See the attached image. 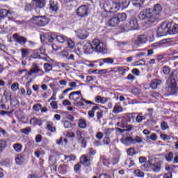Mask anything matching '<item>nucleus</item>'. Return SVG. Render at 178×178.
I'll return each instance as SVG.
<instances>
[{
    "label": "nucleus",
    "mask_w": 178,
    "mask_h": 178,
    "mask_svg": "<svg viewBox=\"0 0 178 178\" xmlns=\"http://www.w3.org/2000/svg\"><path fill=\"white\" fill-rule=\"evenodd\" d=\"M152 140L153 141H156L157 136L155 134H152L149 136L146 137V140Z\"/></svg>",
    "instance_id": "4d7b16f0"
},
{
    "label": "nucleus",
    "mask_w": 178,
    "mask_h": 178,
    "mask_svg": "<svg viewBox=\"0 0 178 178\" xmlns=\"http://www.w3.org/2000/svg\"><path fill=\"white\" fill-rule=\"evenodd\" d=\"M123 111V107L119 104H115L113 109V113L117 115L118 113H120Z\"/></svg>",
    "instance_id": "a878e982"
},
{
    "label": "nucleus",
    "mask_w": 178,
    "mask_h": 178,
    "mask_svg": "<svg viewBox=\"0 0 178 178\" xmlns=\"http://www.w3.org/2000/svg\"><path fill=\"white\" fill-rule=\"evenodd\" d=\"M108 23L111 27H117V26L119 25L120 22L118 19V17H113L112 18L108 19Z\"/></svg>",
    "instance_id": "6ab92c4d"
},
{
    "label": "nucleus",
    "mask_w": 178,
    "mask_h": 178,
    "mask_svg": "<svg viewBox=\"0 0 178 178\" xmlns=\"http://www.w3.org/2000/svg\"><path fill=\"white\" fill-rule=\"evenodd\" d=\"M92 160V158H91L90 156H82L81 157V162L83 165V166L88 168L91 165V161Z\"/></svg>",
    "instance_id": "9b49d317"
},
{
    "label": "nucleus",
    "mask_w": 178,
    "mask_h": 178,
    "mask_svg": "<svg viewBox=\"0 0 178 178\" xmlns=\"http://www.w3.org/2000/svg\"><path fill=\"white\" fill-rule=\"evenodd\" d=\"M59 9V4L54 0L49 1V10L52 12H58Z\"/></svg>",
    "instance_id": "dca6fc26"
},
{
    "label": "nucleus",
    "mask_w": 178,
    "mask_h": 178,
    "mask_svg": "<svg viewBox=\"0 0 178 178\" xmlns=\"http://www.w3.org/2000/svg\"><path fill=\"white\" fill-rule=\"evenodd\" d=\"M11 102L10 104L13 105V106H19V100L17 99H10Z\"/></svg>",
    "instance_id": "052dcab7"
},
{
    "label": "nucleus",
    "mask_w": 178,
    "mask_h": 178,
    "mask_svg": "<svg viewBox=\"0 0 178 178\" xmlns=\"http://www.w3.org/2000/svg\"><path fill=\"white\" fill-rule=\"evenodd\" d=\"M161 130H166L169 129V126L168 125V122H162L161 124Z\"/></svg>",
    "instance_id": "6e6d98bb"
},
{
    "label": "nucleus",
    "mask_w": 178,
    "mask_h": 178,
    "mask_svg": "<svg viewBox=\"0 0 178 178\" xmlns=\"http://www.w3.org/2000/svg\"><path fill=\"white\" fill-rule=\"evenodd\" d=\"M12 15H13V13H10L6 9H0V19H5L7 16L9 20H15Z\"/></svg>",
    "instance_id": "0eeeda50"
},
{
    "label": "nucleus",
    "mask_w": 178,
    "mask_h": 178,
    "mask_svg": "<svg viewBox=\"0 0 178 178\" xmlns=\"http://www.w3.org/2000/svg\"><path fill=\"white\" fill-rule=\"evenodd\" d=\"M134 6H141L145 2V0H132Z\"/></svg>",
    "instance_id": "4c0bfd02"
},
{
    "label": "nucleus",
    "mask_w": 178,
    "mask_h": 178,
    "mask_svg": "<svg viewBox=\"0 0 178 178\" xmlns=\"http://www.w3.org/2000/svg\"><path fill=\"white\" fill-rule=\"evenodd\" d=\"M160 137L162 140H163V141H168V140H170L171 138L170 136L164 134H161Z\"/></svg>",
    "instance_id": "603ef678"
},
{
    "label": "nucleus",
    "mask_w": 178,
    "mask_h": 178,
    "mask_svg": "<svg viewBox=\"0 0 178 178\" xmlns=\"http://www.w3.org/2000/svg\"><path fill=\"white\" fill-rule=\"evenodd\" d=\"M163 73L165 74H169L170 73V68L168 66H164L163 67Z\"/></svg>",
    "instance_id": "bf43d9fd"
},
{
    "label": "nucleus",
    "mask_w": 178,
    "mask_h": 178,
    "mask_svg": "<svg viewBox=\"0 0 178 178\" xmlns=\"http://www.w3.org/2000/svg\"><path fill=\"white\" fill-rule=\"evenodd\" d=\"M169 34L168 22H163L157 29V37H163Z\"/></svg>",
    "instance_id": "39448f33"
},
{
    "label": "nucleus",
    "mask_w": 178,
    "mask_h": 178,
    "mask_svg": "<svg viewBox=\"0 0 178 178\" xmlns=\"http://www.w3.org/2000/svg\"><path fill=\"white\" fill-rule=\"evenodd\" d=\"M153 172H154L155 173H158L159 172H161V163H156L154 164H152L151 166Z\"/></svg>",
    "instance_id": "b1692460"
},
{
    "label": "nucleus",
    "mask_w": 178,
    "mask_h": 178,
    "mask_svg": "<svg viewBox=\"0 0 178 178\" xmlns=\"http://www.w3.org/2000/svg\"><path fill=\"white\" fill-rule=\"evenodd\" d=\"M102 60L104 63H106L107 65H113V62H115L112 58H102Z\"/></svg>",
    "instance_id": "f704fd0d"
},
{
    "label": "nucleus",
    "mask_w": 178,
    "mask_h": 178,
    "mask_svg": "<svg viewBox=\"0 0 178 178\" xmlns=\"http://www.w3.org/2000/svg\"><path fill=\"white\" fill-rule=\"evenodd\" d=\"M168 91L170 94V95H175L177 94L178 90H177V84H170V87L168 88Z\"/></svg>",
    "instance_id": "4be33fe9"
},
{
    "label": "nucleus",
    "mask_w": 178,
    "mask_h": 178,
    "mask_svg": "<svg viewBox=\"0 0 178 178\" xmlns=\"http://www.w3.org/2000/svg\"><path fill=\"white\" fill-rule=\"evenodd\" d=\"M83 51L85 54H92V51L99 52V54H106V49H105V44L104 42H101L99 40L95 39L92 42V44L87 42L83 46Z\"/></svg>",
    "instance_id": "f03ea898"
},
{
    "label": "nucleus",
    "mask_w": 178,
    "mask_h": 178,
    "mask_svg": "<svg viewBox=\"0 0 178 178\" xmlns=\"http://www.w3.org/2000/svg\"><path fill=\"white\" fill-rule=\"evenodd\" d=\"M44 67L45 72H51V70H52V65L49 63H44Z\"/></svg>",
    "instance_id": "09e8293b"
},
{
    "label": "nucleus",
    "mask_w": 178,
    "mask_h": 178,
    "mask_svg": "<svg viewBox=\"0 0 178 178\" xmlns=\"http://www.w3.org/2000/svg\"><path fill=\"white\" fill-rule=\"evenodd\" d=\"M22 131L23 134H26V136H29V134L31 132V128L30 127H28L26 128L22 129Z\"/></svg>",
    "instance_id": "864d4df0"
},
{
    "label": "nucleus",
    "mask_w": 178,
    "mask_h": 178,
    "mask_svg": "<svg viewBox=\"0 0 178 178\" xmlns=\"http://www.w3.org/2000/svg\"><path fill=\"white\" fill-rule=\"evenodd\" d=\"M13 148L15 149L16 152H20L23 148V146L20 143H15L13 145Z\"/></svg>",
    "instance_id": "58836bf2"
},
{
    "label": "nucleus",
    "mask_w": 178,
    "mask_h": 178,
    "mask_svg": "<svg viewBox=\"0 0 178 178\" xmlns=\"http://www.w3.org/2000/svg\"><path fill=\"white\" fill-rule=\"evenodd\" d=\"M168 80H169L170 84H174V86L175 87L176 84H177V81H178V72L172 71L170 75Z\"/></svg>",
    "instance_id": "1a4fd4ad"
},
{
    "label": "nucleus",
    "mask_w": 178,
    "mask_h": 178,
    "mask_svg": "<svg viewBox=\"0 0 178 178\" xmlns=\"http://www.w3.org/2000/svg\"><path fill=\"white\" fill-rule=\"evenodd\" d=\"M161 83L162 81L159 79H154L151 81L150 87H152L153 90H156V88H158V86H161Z\"/></svg>",
    "instance_id": "5701e85b"
},
{
    "label": "nucleus",
    "mask_w": 178,
    "mask_h": 178,
    "mask_svg": "<svg viewBox=\"0 0 178 178\" xmlns=\"http://www.w3.org/2000/svg\"><path fill=\"white\" fill-rule=\"evenodd\" d=\"M79 127L80 129H86L87 127V123L84 120H80L79 122Z\"/></svg>",
    "instance_id": "79ce46f5"
},
{
    "label": "nucleus",
    "mask_w": 178,
    "mask_h": 178,
    "mask_svg": "<svg viewBox=\"0 0 178 178\" xmlns=\"http://www.w3.org/2000/svg\"><path fill=\"white\" fill-rule=\"evenodd\" d=\"M112 2L113 1H106V3H104V8L106 15L104 14V13H102V15L103 18L108 17V14L111 13Z\"/></svg>",
    "instance_id": "6e6552de"
},
{
    "label": "nucleus",
    "mask_w": 178,
    "mask_h": 178,
    "mask_svg": "<svg viewBox=\"0 0 178 178\" xmlns=\"http://www.w3.org/2000/svg\"><path fill=\"white\" fill-rule=\"evenodd\" d=\"M168 33L169 34H177L178 33V25L177 24H173V22H168Z\"/></svg>",
    "instance_id": "9d476101"
},
{
    "label": "nucleus",
    "mask_w": 178,
    "mask_h": 178,
    "mask_svg": "<svg viewBox=\"0 0 178 178\" xmlns=\"http://www.w3.org/2000/svg\"><path fill=\"white\" fill-rule=\"evenodd\" d=\"M81 101L86 102V104H88V105H97V104H95L91 101L86 100V99H84L83 97H81Z\"/></svg>",
    "instance_id": "e2e57ef3"
},
{
    "label": "nucleus",
    "mask_w": 178,
    "mask_h": 178,
    "mask_svg": "<svg viewBox=\"0 0 178 178\" xmlns=\"http://www.w3.org/2000/svg\"><path fill=\"white\" fill-rule=\"evenodd\" d=\"M5 148H6V142L3 140H0V154Z\"/></svg>",
    "instance_id": "37998d69"
},
{
    "label": "nucleus",
    "mask_w": 178,
    "mask_h": 178,
    "mask_svg": "<svg viewBox=\"0 0 178 178\" xmlns=\"http://www.w3.org/2000/svg\"><path fill=\"white\" fill-rule=\"evenodd\" d=\"M56 37V35L54 33H46V40H47L49 42H54Z\"/></svg>",
    "instance_id": "c85d7f7f"
},
{
    "label": "nucleus",
    "mask_w": 178,
    "mask_h": 178,
    "mask_svg": "<svg viewBox=\"0 0 178 178\" xmlns=\"http://www.w3.org/2000/svg\"><path fill=\"white\" fill-rule=\"evenodd\" d=\"M21 52H22V59H27V56L30 55V51H29L27 49H22Z\"/></svg>",
    "instance_id": "473e14b6"
},
{
    "label": "nucleus",
    "mask_w": 178,
    "mask_h": 178,
    "mask_svg": "<svg viewBox=\"0 0 178 178\" xmlns=\"http://www.w3.org/2000/svg\"><path fill=\"white\" fill-rule=\"evenodd\" d=\"M40 72H41L40 67H38L37 64L33 63L32 65V68L28 72V76H33V74H37V73H40Z\"/></svg>",
    "instance_id": "2eb2a0df"
},
{
    "label": "nucleus",
    "mask_w": 178,
    "mask_h": 178,
    "mask_svg": "<svg viewBox=\"0 0 178 178\" xmlns=\"http://www.w3.org/2000/svg\"><path fill=\"white\" fill-rule=\"evenodd\" d=\"M162 12V6L157 3L153 8L145 9L140 12L138 19L143 21L145 24H152L159 20V15Z\"/></svg>",
    "instance_id": "f257e3e1"
},
{
    "label": "nucleus",
    "mask_w": 178,
    "mask_h": 178,
    "mask_svg": "<svg viewBox=\"0 0 178 178\" xmlns=\"http://www.w3.org/2000/svg\"><path fill=\"white\" fill-rule=\"evenodd\" d=\"M127 153L129 156H133L134 155H136V154H137V152L134 150V148L130 147L127 150Z\"/></svg>",
    "instance_id": "ea45409f"
},
{
    "label": "nucleus",
    "mask_w": 178,
    "mask_h": 178,
    "mask_svg": "<svg viewBox=\"0 0 178 178\" xmlns=\"http://www.w3.org/2000/svg\"><path fill=\"white\" fill-rule=\"evenodd\" d=\"M129 122H131V119L133 120H134V119H136V115H137V113H129Z\"/></svg>",
    "instance_id": "0e129e2a"
},
{
    "label": "nucleus",
    "mask_w": 178,
    "mask_h": 178,
    "mask_svg": "<svg viewBox=\"0 0 178 178\" xmlns=\"http://www.w3.org/2000/svg\"><path fill=\"white\" fill-rule=\"evenodd\" d=\"M72 126V123H70V122L69 121H65L64 122V127L65 129H71Z\"/></svg>",
    "instance_id": "69168bd1"
},
{
    "label": "nucleus",
    "mask_w": 178,
    "mask_h": 178,
    "mask_svg": "<svg viewBox=\"0 0 178 178\" xmlns=\"http://www.w3.org/2000/svg\"><path fill=\"white\" fill-rule=\"evenodd\" d=\"M56 40L58 41V42H60L61 44H63L65 41L67 40V38L65 35H56Z\"/></svg>",
    "instance_id": "7c9ffc66"
},
{
    "label": "nucleus",
    "mask_w": 178,
    "mask_h": 178,
    "mask_svg": "<svg viewBox=\"0 0 178 178\" xmlns=\"http://www.w3.org/2000/svg\"><path fill=\"white\" fill-rule=\"evenodd\" d=\"M103 143L104 145H109V144H111V138L108 137H105L103 140Z\"/></svg>",
    "instance_id": "680f3d73"
},
{
    "label": "nucleus",
    "mask_w": 178,
    "mask_h": 178,
    "mask_svg": "<svg viewBox=\"0 0 178 178\" xmlns=\"http://www.w3.org/2000/svg\"><path fill=\"white\" fill-rule=\"evenodd\" d=\"M133 144H136L137 143L138 144H141L143 143V138L140 136H136L134 139V142H132Z\"/></svg>",
    "instance_id": "3c124183"
},
{
    "label": "nucleus",
    "mask_w": 178,
    "mask_h": 178,
    "mask_svg": "<svg viewBox=\"0 0 178 178\" xmlns=\"http://www.w3.org/2000/svg\"><path fill=\"white\" fill-rule=\"evenodd\" d=\"M125 165H127L129 168H131V166H134V161L131 160V159H128L125 161Z\"/></svg>",
    "instance_id": "c03bdc74"
},
{
    "label": "nucleus",
    "mask_w": 178,
    "mask_h": 178,
    "mask_svg": "<svg viewBox=\"0 0 178 178\" xmlns=\"http://www.w3.org/2000/svg\"><path fill=\"white\" fill-rule=\"evenodd\" d=\"M134 174L136 177L143 178L144 176H145V173L144 172L141 171V170L136 169L134 170Z\"/></svg>",
    "instance_id": "bb28decb"
},
{
    "label": "nucleus",
    "mask_w": 178,
    "mask_h": 178,
    "mask_svg": "<svg viewBox=\"0 0 178 178\" xmlns=\"http://www.w3.org/2000/svg\"><path fill=\"white\" fill-rule=\"evenodd\" d=\"M149 166H151V161L149 160L147 161L146 160L145 163L140 166V169L145 170V169L149 168Z\"/></svg>",
    "instance_id": "e433bc0d"
},
{
    "label": "nucleus",
    "mask_w": 178,
    "mask_h": 178,
    "mask_svg": "<svg viewBox=\"0 0 178 178\" xmlns=\"http://www.w3.org/2000/svg\"><path fill=\"white\" fill-rule=\"evenodd\" d=\"M136 123H141L143 120H145L146 118L145 116L143 115V113H136Z\"/></svg>",
    "instance_id": "393cba45"
},
{
    "label": "nucleus",
    "mask_w": 178,
    "mask_h": 178,
    "mask_svg": "<svg viewBox=\"0 0 178 178\" xmlns=\"http://www.w3.org/2000/svg\"><path fill=\"white\" fill-rule=\"evenodd\" d=\"M81 169V164L80 163H76L74 167V170L76 172V173H79Z\"/></svg>",
    "instance_id": "5fc2aeb1"
},
{
    "label": "nucleus",
    "mask_w": 178,
    "mask_h": 178,
    "mask_svg": "<svg viewBox=\"0 0 178 178\" xmlns=\"http://www.w3.org/2000/svg\"><path fill=\"white\" fill-rule=\"evenodd\" d=\"M33 20H34L35 24L40 27H44L49 23V18L46 16H33Z\"/></svg>",
    "instance_id": "7ed1b4c3"
},
{
    "label": "nucleus",
    "mask_w": 178,
    "mask_h": 178,
    "mask_svg": "<svg viewBox=\"0 0 178 178\" xmlns=\"http://www.w3.org/2000/svg\"><path fill=\"white\" fill-rule=\"evenodd\" d=\"M41 108H42V105L40 104H36L33 106V109L35 112H40V111H41Z\"/></svg>",
    "instance_id": "49530a36"
},
{
    "label": "nucleus",
    "mask_w": 178,
    "mask_h": 178,
    "mask_svg": "<svg viewBox=\"0 0 178 178\" xmlns=\"http://www.w3.org/2000/svg\"><path fill=\"white\" fill-rule=\"evenodd\" d=\"M77 35L81 40H86L88 37V32L85 29H79L77 31Z\"/></svg>",
    "instance_id": "f3484780"
},
{
    "label": "nucleus",
    "mask_w": 178,
    "mask_h": 178,
    "mask_svg": "<svg viewBox=\"0 0 178 178\" xmlns=\"http://www.w3.org/2000/svg\"><path fill=\"white\" fill-rule=\"evenodd\" d=\"M120 9V4L119 3V1L116 0V2L112 1L111 4V13H116Z\"/></svg>",
    "instance_id": "aec40b11"
},
{
    "label": "nucleus",
    "mask_w": 178,
    "mask_h": 178,
    "mask_svg": "<svg viewBox=\"0 0 178 178\" xmlns=\"http://www.w3.org/2000/svg\"><path fill=\"white\" fill-rule=\"evenodd\" d=\"M148 41L145 35H140L138 37L137 40L134 42L135 45H141V44H145Z\"/></svg>",
    "instance_id": "4468645a"
},
{
    "label": "nucleus",
    "mask_w": 178,
    "mask_h": 178,
    "mask_svg": "<svg viewBox=\"0 0 178 178\" xmlns=\"http://www.w3.org/2000/svg\"><path fill=\"white\" fill-rule=\"evenodd\" d=\"M3 95L6 98V101H10L12 99V95L8 91H4Z\"/></svg>",
    "instance_id": "de8ad7c7"
},
{
    "label": "nucleus",
    "mask_w": 178,
    "mask_h": 178,
    "mask_svg": "<svg viewBox=\"0 0 178 178\" xmlns=\"http://www.w3.org/2000/svg\"><path fill=\"white\" fill-rule=\"evenodd\" d=\"M120 141L124 145H130L134 143V138H133L131 136H127L126 138H121Z\"/></svg>",
    "instance_id": "a211bd4d"
},
{
    "label": "nucleus",
    "mask_w": 178,
    "mask_h": 178,
    "mask_svg": "<svg viewBox=\"0 0 178 178\" xmlns=\"http://www.w3.org/2000/svg\"><path fill=\"white\" fill-rule=\"evenodd\" d=\"M70 99H73L74 101H79V99H80V101H81V98H83V97H81V91H75V92H72L70 94L69 96Z\"/></svg>",
    "instance_id": "f8f14e48"
},
{
    "label": "nucleus",
    "mask_w": 178,
    "mask_h": 178,
    "mask_svg": "<svg viewBox=\"0 0 178 178\" xmlns=\"http://www.w3.org/2000/svg\"><path fill=\"white\" fill-rule=\"evenodd\" d=\"M79 141L81 143L82 148H86V147H87V140H86V138L81 139V140Z\"/></svg>",
    "instance_id": "13d9d810"
},
{
    "label": "nucleus",
    "mask_w": 178,
    "mask_h": 178,
    "mask_svg": "<svg viewBox=\"0 0 178 178\" xmlns=\"http://www.w3.org/2000/svg\"><path fill=\"white\" fill-rule=\"evenodd\" d=\"M30 123H35V124H38V126H42V120L32 118L30 120Z\"/></svg>",
    "instance_id": "72a5a7b5"
},
{
    "label": "nucleus",
    "mask_w": 178,
    "mask_h": 178,
    "mask_svg": "<svg viewBox=\"0 0 178 178\" xmlns=\"http://www.w3.org/2000/svg\"><path fill=\"white\" fill-rule=\"evenodd\" d=\"M45 6V0H38L36 1V8H40V9Z\"/></svg>",
    "instance_id": "c9c22d12"
},
{
    "label": "nucleus",
    "mask_w": 178,
    "mask_h": 178,
    "mask_svg": "<svg viewBox=\"0 0 178 178\" xmlns=\"http://www.w3.org/2000/svg\"><path fill=\"white\" fill-rule=\"evenodd\" d=\"M46 129L47 130H49L51 133H55V131H56V128L54 127V123H52L51 122H49L47 123Z\"/></svg>",
    "instance_id": "cd10ccee"
},
{
    "label": "nucleus",
    "mask_w": 178,
    "mask_h": 178,
    "mask_svg": "<svg viewBox=\"0 0 178 178\" xmlns=\"http://www.w3.org/2000/svg\"><path fill=\"white\" fill-rule=\"evenodd\" d=\"M74 105H76V106H85L84 103L79 101H74Z\"/></svg>",
    "instance_id": "338daca9"
},
{
    "label": "nucleus",
    "mask_w": 178,
    "mask_h": 178,
    "mask_svg": "<svg viewBox=\"0 0 178 178\" xmlns=\"http://www.w3.org/2000/svg\"><path fill=\"white\" fill-rule=\"evenodd\" d=\"M14 39L15 40L16 42H18V44H21V45H24L27 42V38L20 36L17 35V33H15L13 35Z\"/></svg>",
    "instance_id": "ddd939ff"
},
{
    "label": "nucleus",
    "mask_w": 178,
    "mask_h": 178,
    "mask_svg": "<svg viewBox=\"0 0 178 178\" xmlns=\"http://www.w3.org/2000/svg\"><path fill=\"white\" fill-rule=\"evenodd\" d=\"M41 141H42V136L40 134L37 135L35 137V142L41 143Z\"/></svg>",
    "instance_id": "774afa93"
},
{
    "label": "nucleus",
    "mask_w": 178,
    "mask_h": 178,
    "mask_svg": "<svg viewBox=\"0 0 178 178\" xmlns=\"http://www.w3.org/2000/svg\"><path fill=\"white\" fill-rule=\"evenodd\" d=\"M77 16L79 17H86V16H88V9L86 6H81L76 10Z\"/></svg>",
    "instance_id": "423d86ee"
},
{
    "label": "nucleus",
    "mask_w": 178,
    "mask_h": 178,
    "mask_svg": "<svg viewBox=\"0 0 178 178\" xmlns=\"http://www.w3.org/2000/svg\"><path fill=\"white\" fill-rule=\"evenodd\" d=\"M118 22H124L127 19V15L125 13H120L117 15Z\"/></svg>",
    "instance_id": "c756f323"
},
{
    "label": "nucleus",
    "mask_w": 178,
    "mask_h": 178,
    "mask_svg": "<svg viewBox=\"0 0 178 178\" xmlns=\"http://www.w3.org/2000/svg\"><path fill=\"white\" fill-rule=\"evenodd\" d=\"M165 159L168 162H172L173 161V153L169 152L165 156Z\"/></svg>",
    "instance_id": "8fccbe9b"
},
{
    "label": "nucleus",
    "mask_w": 178,
    "mask_h": 178,
    "mask_svg": "<svg viewBox=\"0 0 178 178\" xmlns=\"http://www.w3.org/2000/svg\"><path fill=\"white\" fill-rule=\"evenodd\" d=\"M76 138L78 141L83 140V138H84V134L80 131H76Z\"/></svg>",
    "instance_id": "a18cd8bd"
},
{
    "label": "nucleus",
    "mask_w": 178,
    "mask_h": 178,
    "mask_svg": "<svg viewBox=\"0 0 178 178\" xmlns=\"http://www.w3.org/2000/svg\"><path fill=\"white\" fill-rule=\"evenodd\" d=\"M122 129H125V131H131V130L134 129V126L131 124H128V125H122L121 126Z\"/></svg>",
    "instance_id": "a19ab883"
},
{
    "label": "nucleus",
    "mask_w": 178,
    "mask_h": 178,
    "mask_svg": "<svg viewBox=\"0 0 178 178\" xmlns=\"http://www.w3.org/2000/svg\"><path fill=\"white\" fill-rule=\"evenodd\" d=\"M24 161H26L24 153H21L15 158V162L17 165H22Z\"/></svg>",
    "instance_id": "412c9836"
},
{
    "label": "nucleus",
    "mask_w": 178,
    "mask_h": 178,
    "mask_svg": "<svg viewBox=\"0 0 178 178\" xmlns=\"http://www.w3.org/2000/svg\"><path fill=\"white\" fill-rule=\"evenodd\" d=\"M120 5H122L123 8H127L130 5V0H117Z\"/></svg>",
    "instance_id": "2f4dec72"
},
{
    "label": "nucleus",
    "mask_w": 178,
    "mask_h": 178,
    "mask_svg": "<svg viewBox=\"0 0 178 178\" xmlns=\"http://www.w3.org/2000/svg\"><path fill=\"white\" fill-rule=\"evenodd\" d=\"M138 22H137V19L132 18L129 19L128 23L124 26V31H130L131 30H138Z\"/></svg>",
    "instance_id": "20e7f679"
}]
</instances>
